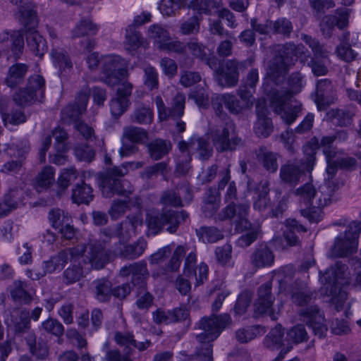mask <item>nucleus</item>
I'll use <instances>...</instances> for the list:
<instances>
[{"instance_id":"f257e3e1","label":"nucleus","mask_w":361,"mask_h":361,"mask_svg":"<svg viewBox=\"0 0 361 361\" xmlns=\"http://www.w3.org/2000/svg\"><path fill=\"white\" fill-rule=\"evenodd\" d=\"M232 323L229 314L224 313L215 317H203L198 322L203 333L197 336L200 346L196 348L195 357L197 361H213V350L211 342L214 341L221 331Z\"/></svg>"},{"instance_id":"f03ea898","label":"nucleus","mask_w":361,"mask_h":361,"mask_svg":"<svg viewBox=\"0 0 361 361\" xmlns=\"http://www.w3.org/2000/svg\"><path fill=\"white\" fill-rule=\"evenodd\" d=\"M250 205L248 203L234 204L233 202L224 207L215 216L216 221L232 220L238 230L247 231L237 240V245L240 247L250 246L255 242L259 234V227L252 226L248 221Z\"/></svg>"},{"instance_id":"7ed1b4c3","label":"nucleus","mask_w":361,"mask_h":361,"mask_svg":"<svg viewBox=\"0 0 361 361\" xmlns=\"http://www.w3.org/2000/svg\"><path fill=\"white\" fill-rule=\"evenodd\" d=\"M279 56L274 57L270 63L267 74L276 84L281 83L288 72V66L298 59H307L308 50L302 44L288 42L283 44L279 51Z\"/></svg>"},{"instance_id":"20e7f679","label":"nucleus","mask_w":361,"mask_h":361,"mask_svg":"<svg viewBox=\"0 0 361 361\" xmlns=\"http://www.w3.org/2000/svg\"><path fill=\"white\" fill-rule=\"evenodd\" d=\"M332 226L346 227L344 233H339L334 239L331 248V255L334 257H348L357 252L358 238L361 233V221L349 222L346 218L335 221Z\"/></svg>"},{"instance_id":"39448f33","label":"nucleus","mask_w":361,"mask_h":361,"mask_svg":"<svg viewBox=\"0 0 361 361\" xmlns=\"http://www.w3.org/2000/svg\"><path fill=\"white\" fill-rule=\"evenodd\" d=\"M288 89L276 90L271 97V106L275 113H299L302 111L291 98L293 94L299 93L304 86L303 76L298 72L293 73L289 77Z\"/></svg>"},{"instance_id":"423d86ee","label":"nucleus","mask_w":361,"mask_h":361,"mask_svg":"<svg viewBox=\"0 0 361 361\" xmlns=\"http://www.w3.org/2000/svg\"><path fill=\"white\" fill-rule=\"evenodd\" d=\"M188 218V214L182 210L176 212L172 209L163 211L161 214L148 213L146 218L149 233L152 235L159 233L164 226H167L166 230L171 233L176 231L182 221H185Z\"/></svg>"},{"instance_id":"0eeeda50","label":"nucleus","mask_w":361,"mask_h":361,"mask_svg":"<svg viewBox=\"0 0 361 361\" xmlns=\"http://www.w3.org/2000/svg\"><path fill=\"white\" fill-rule=\"evenodd\" d=\"M347 267L340 262L336 263L324 274L326 282L332 286L331 294L332 302L336 305L337 310L343 307V302L346 298V293L341 290V287L348 283V276L346 272Z\"/></svg>"},{"instance_id":"6e6552de","label":"nucleus","mask_w":361,"mask_h":361,"mask_svg":"<svg viewBox=\"0 0 361 361\" xmlns=\"http://www.w3.org/2000/svg\"><path fill=\"white\" fill-rule=\"evenodd\" d=\"M235 129L233 122H227L223 128L212 133L211 137L217 151H232L242 145V140L235 135Z\"/></svg>"},{"instance_id":"1a4fd4ad","label":"nucleus","mask_w":361,"mask_h":361,"mask_svg":"<svg viewBox=\"0 0 361 361\" xmlns=\"http://www.w3.org/2000/svg\"><path fill=\"white\" fill-rule=\"evenodd\" d=\"M245 68L244 62L236 59H228L215 71V80L221 87H235L239 80L240 71Z\"/></svg>"},{"instance_id":"9d476101","label":"nucleus","mask_w":361,"mask_h":361,"mask_svg":"<svg viewBox=\"0 0 361 361\" xmlns=\"http://www.w3.org/2000/svg\"><path fill=\"white\" fill-rule=\"evenodd\" d=\"M197 255L194 251L190 252L186 257L183 267V274L188 278H195V286L202 285L208 278L209 268L207 264L201 262L196 265Z\"/></svg>"},{"instance_id":"9b49d317","label":"nucleus","mask_w":361,"mask_h":361,"mask_svg":"<svg viewBox=\"0 0 361 361\" xmlns=\"http://www.w3.org/2000/svg\"><path fill=\"white\" fill-rule=\"evenodd\" d=\"M300 315L304 322L312 329L315 336L319 338L324 337L327 332V325L323 314L317 306H310L300 310Z\"/></svg>"},{"instance_id":"f8f14e48","label":"nucleus","mask_w":361,"mask_h":361,"mask_svg":"<svg viewBox=\"0 0 361 361\" xmlns=\"http://www.w3.org/2000/svg\"><path fill=\"white\" fill-rule=\"evenodd\" d=\"M336 99L331 81L328 79L319 80L317 82L314 101L319 111H326L327 106L334 103Z\"/></svg>"},{"instance_id":"ddd939ff","label":"nucleus","mask_w":361,"mask_h":361,"mask_svg":"<svg viewBox=\"0 0 361 361\" xmlns=\"http://www.w3.org/2000/svg\"><path fill=\"white\" fill-rule=\"evenodd\" d=\"M133 191V186L126 179L115 180L111 178H104L102 183V195L107 198L112 197L115 194L128 197Z\"/></svg>"},{"instance_id":"4468645a","label":"nucleus","mask_w":361,"mask_h":361,"mask_svg":"<svg viewBox=\"0 0 361 361\" xmlns=\"http://www.w3.org/2000/svg\"><path fill=\"white\" fill-rule=\"evenodd\" d=\"M337 188L334 180H326L315 190L312 206L317 208H324L333 202L336 201L335 190Z\"/></svg>"},{"instance_id":"2eb2a0df","label":"nucleus","mask_w":361,"mask_h":361,"mask_svg":"<svg viewBox=\"0 0 361 361\" xmlns=\"http://www.w3.org/2000/svg\"><path fill=\"white\" fill-rule=\"evenodd\" d=\"M178 146L182 152L197 150L200 159L202 160L207 159L212 154V149L209 143L202 137L192 136L188 142H180Z\"/></svg>"},{"instance_id":"dca6fc26","label":"nucleus","mask_w":361,"mask_h":361,"mask_svg":"<svg viewBox=\"0 0 361 361\" xmlns=\"http://www.w3.org/2000/svg\"><path fill=\"white\" fill-rule=\"evenodd\" d=\"M119 274L122 277L131 276L132 282L135 285L142 283L149 276L145 261H140L123 267L120 269Z\"/></svg>"},{"instance_id":"f3484780","label":"nucleus","mask_w":361,"mask_h":361,"mask_svg":"<svg viewBox=\"0 0 361 361\" xmlns=\"http://www.w3.org/2000/svg\"><path fill=\"white\" fill-rule=\"evenodd\" d=\"M85 259L95 269H102L109 261V256L107 252L101 245L90 244L87 245V254L85 255Z\"/></svg>"},{"instance_id":"a211bd4d","label":"nucleus","mask_w":361,"mask_h":361,"mask_svg":"<svg viewBox=\"0 0 361 361\" xmlns=\"http://www.w3.org/2000/svg\"><path fill=\"white\" fill-rule=\"evenodd\" d=\"M132 88V85L126 81L118 85L117 90L118 97L111 100V113H116V111L123 113L127 111L129 104L128 97L130 95Z\"/></svg>"},{"instance_id":"6ab92c4d","label":"nucleus","mask_w":361,"mask_h":361,"mask_svg":"<svg viewBox=\"0 0 361 361\" xmlns=\"http://www.w3.org/2000/svg\"><path fill=\"white\" fill-rule=\"evenodd\" d=\"M271 284L267 283L262 285L258 289V298L256 305L261 313H268L272 320H276V315L272 312L273 297L271 293Z\"/></svg>"},{"instance_id":"aec40b11","label":"nucleus","mask_w":361,"mask_h":361,"mask_svg":"<svg viewBox=\"0 0 361 361\" xmlns=\"http://www.w3.org/2000/svg\"><path fill=\"white\" fill-rule=\"evenodd\" d=\"M27 47L36 56L42 57L47 51L46 40L35 30L28 28L26 31Z\"/></svg>"},{"instance_id":"412c9836","label":"nucleus","mask_w":361,"mask_h":361,"mask_svg":"<svg viewBox=\"0 0 361 361\" xmlns=\"http://www.w3.org/2000/svg\"><path fill=\"white\" fill-rule=\"evenodd\" d=\"M27 283L20 280H16L8 288L12 300L20 304H29L33 298L27 290Z\"/></svg>"},{"instance_id":"4be33fe9","label":"nucleus","mask_w":361,"mask_h":361,"mask_svg":"<svg viewBox=\"0 0 361 361\" xmlns=\"http://www.w3.org/2000/svg\"><path fill=\"white\" fill-rule=\"evenodd\" d=\"M250 262L256 268L270 267L274 262V255L267 246L261 245L252 253Z\"/></svg>"},{"instance_id":"5701e85b","label":"nucleus","mask_w":361,"mask_h":361,"mask_svg":"<svg viewBox=\"0 0 361 361\" xmlns=\"http://www.w3.org/2000/svg\"><path fill=\"white\" fill-rule=\"evenodd\" d=\"M301 166H303L302 164ZM304 169V167L302 169H300V165L298 162L288 161L280 169V178L285 183L296 185Z\"/></svg>"},{"instance_id":"b1692460","label":"nucleus","mask_w":361,"mask_h":361,"mask_svg":"<svg viewBox=\"0 0 361 361\" xmlns=\"http://www.w3.org/2000/svg\"><path fill=\"white\" fill-rule=\"evenodd\" d=\"M147 243L143 238H140L132 244L123 245L119 255L125 259L133 260L141 256L147 248Z\"/></svg>"},{"instance_id":"393cba45","label":"nucleus","mask_w":361,"mask_h":361,"mask_svg":"<svg viewBox=\"0 0 361 361\" xmlns=\"http://www.w3.org/2000/svg\"><path fill=\"white\" fill-rule=\"evenodd\" d=\"M269 180H262L260 183L259 188L256 192V197H254L253 207L255 210L263 212L270 206Z\"/></svg>"},{"instance_id":"a878e982","label":"nucleus","mask_w":361,"mask_h":361,"mask_svg":"<svg viewBox=\"0 0 361 361\" xmlns=\"http://www.w3.org/2000/svg\"><path fill=\"white\" fill-rule=\"evenodd\" d=\"M27 69L28 67L25 63H16L11 66L5 79L7 86L14 87L20 84L25 77Z\"/></svg>"},{"instance_id":"bb28decb","label":"nucleus","mask_w":361,"mask_h":361,"mask_svg":"<svg viewBox=\"0 0 361 361\" xmlns=\"http://www.w3.org/2000/svg\"><path fill=\"white\" fill-rule=\"evenodd\" d=\"M55 169L51 166L42 169L35 178V188L38 191L47 190L55 181Z\"/></svg>"},{"instance_id":"cd10ccee","label":"nucleus","mask_w":361,"mask_h":361,"mask_svg":"<svg viewBox=\"0 0 361 361\" xmlns=\"http://www.w3.org/2000/svg\"><path fill=\"white\" fill-rule=\"evenodd\" d=\"M17 18L25 27H34L38 22L37 12L30 4H26L19 7Z\"/></svg>"},{"instance_id":"c85d7f7f","label":"nucleus","mask_w":361,"mask_h":361,"mask_svg":"<svg viewBox=\"0 0 361 361\" xmlns=\"http://www.w3.org/2000/svg\"><path fill=\"white\" fill-rule=\"evenodd\" d=\"M257 159L263 167L270 173H275L278 168V154L261 147L257 152Z\"/></svg>"},{"instance_id":"c756f323","label":"nucleus","mask_w":361,"mask_h":361,"mask_svg":"<svg viewBox=\"0 0 361 361\" xmlns=\"http://www.w3.org/2000/svg\"><path fill=\"white\" fill-rule=\"evenodd\" d=\"M66 264V253L61 251L57 255L52 256L49 260L44 261L42 264V269L44 270L47 275L56 271H60Z\"/></svg>"},{"instance_id":"7c9ffc66","label":"nucleus","mask_w":361,"mask_h":361,"mask_svg":"<svg viewBox=\"0 0 361 361\" xmlns=\"http://www.w3.org/2000/svg\"><path fill=\"white\" fill-rule=\"evenodd\" d=\"M92 288L96 298L100 302L109 300L112 295L111 283L104 279L94 281Z\"/></svg>"},{"instance_id":"2f4dec72","label":"nucleus","mask_w":361,"mask_h":361,"mask_svg":"<svg viewBox=\"0 0 361 361\" xmlns=\"http://www.w3.org/2000/svg\"><path fill=\"white\" fill-rule=\"evenodd\" d=\"M319 147V141L315 137L312 138L303 147V152L306 156V159L305 161L302 164V165L308 172H311L314 168L315 164V154Z\"/></svg>"},{"instance_id":"473e14b6","label":"nucleus","mask_w":361,"mask_h":361,"mask_svg":"<svg viewBox=\"0 0 361 361\" xmlns=\"http://www.w3.org/2000/svg\"><path fill=\"white\" fill-rule=\"evenodd\" d=\"M221 102L226 103V109L231 113H240L244 111L241 106L240 101L231 94H217L214 96V105L218 108Z\"/></svg>"},{"instance_id":"72a5a7b5","label":"nucleus","mask_w":361,"mask_h":361,"mask_svg":"<svg viewBox=\"0 0 361 361\" xmlns=\"http://www.w3.org/2000/svg\"><path fill=\"white\" fill-rule=\"evenodd\" d=\"M149 156L154 160H159L167 154L171 149L170 142L161 139H156L147 145Z\"/></svg>"},{"instance_id":"f704fd0d","label":"nucleus","mask_w":361,"mask_h":361,"mask_svg":"<svg viewBox=\"0 0 361 361\" xmlns=\"http://www.w3.org/2000/svg\"><path fill=\"white\" fill-rule=\"evenodd\" d=\"M202 207V211L206 217H212L219 208L220 199L216 190H209Z\"/></svg>"},{"instance_id":"c9c22d12","label":"nucleus","mask_w":361,"mask_h":361,"mask_svg":"<svg viewBox=\"0 0 361 361\" xmlns=\"http://www.w3.org/2000/svg\"><path fill=\"white\" fill-rule=\"evenodd\" d=\"M72 199L78 204H89L93 200L92 188L84 182L77 184L73 190Z\"/></svg>"},{"instance_id":"e433bc0d","label":"nucleus","mask_w":361,"mask_h":361,"mask_svg":"<svg viewBox=\"0 0 361 361\" xmlns=\"http://www.w3.org/2000/svg\"><path fill=\"white\" fill-rule=\"evenodd\" d=\"M42 334H48L61 338L64 334L63 325L56 319L49 317L41 323L39 327Z\"/></svg>"},{"instance_id":"4c0bfd02","label":"nucleus","mask_w":361,"mask_h":361,"mask_svg":"<svg viewBox=\"0 0 361 361\" xmlns=\"http://www.w3.org/2000/svg\"><path fill=\"white\" fill-rule=\"evenodd\" d=\"M273 124L271 118L267 114H257V121L254 125V132L259 137H267L273 131Z\"/></svg>"},{"instance_id":"58836bf2","label":"nucleus","mask_w":361,"mask_h":361,"mask_svg":"<svg viewBox=\"0 0 361 361\" xmlns=\"http://www.w3.org/2000/svg\"><path fill=\"white\" fill-rule=\"evenodd\" d=\"M283 331L281 325L272 329L264 339V345L267 348L274 350L279 349L283 343Z\"/></svg>"},{"instance_id":"ea45409f","label":"nucleus","mask_w":361,"mask_h":361,"mask_svg":"<svg viewBox=\"0 0 361 361\" xmlns=\"http://www.w3.org/2000/svg\"><path fill=\"white\" fill-rule=\"evenodd\" d=\"M25 88L30 91L38 101L44 98L45 90V81L42 76L34 75L29 78Z\"/></svg>"},{"instance_id":"a19ab883","label":"nucleus","mask_w":361,"mask_h":361,"mask_svg":"<svg viewBox=\"0 0 361 361\" xmlns=\"http://www.w3.org/2000/svg\"><path fill=\"white\" fill-rule=\"evenodd\" d=\"M148 36L154 40L159 50L161 49V44H165L168 39H171L169 31L159 24H154L149 27Z\"/></svg>"},{"instance_id":"79ce46f5","label":"nucleus","mask_w":361,"mask_h":361,"mask_svg":"<svg viewBox=\"0 0 361 361\" xmlns=\"http://www.w3.org/2000/svg\"><path fill=\"white\" fill-rule=\"evenodd\" d=\"M301 39L311 49L314 59H327L329 51L318 39L306 34L301 35Z\"/></svg>"},{"instance_id":"37998d69","label":"nucleus","mask_w":361,"mask_h":361,"mask_svg":"<svg viewBox=\"0 0 361 361\" xmlns=\"http://www.w3.org/2000/svg\"><path fill=\"white\" fill-rule=\"evenodd\" d=\"M26 342L29 346L30 352L38 360H44L49 355L48 346L45 343H36V336L34 334H29L26 337Z\"/></svg>"},{"instance_id":"c03bdc74","label":"nucleus","mask_w":361,"mask_h":361,"mask_svg":"<svg viewBox=\"0 0 361 361\" xmlns=\"http://www.w3.org/2000/svg\"><path fill=\"white\" fill-rule=\"evenodd\" d=\"M105 73H118L121 75L125 73L126 63L119 56H106L103 59Z\"/></svg>"},{"instance_id":"a18cd8bd","label":"nucleus","mask_w":361,"mask_h":361,"mask_svg":"<svg viewBox=\"0 0 361 361\" xmlns=\"http://www.w3.org/2000/svg\"><path fill=\"white\" fill-rule=\"evenodd\" d=\"M84 276L85 273L80 263L71 262L63 273V281L66 285H71L79 281Z\"/></svg>"},{"instance_id":"49530a36","label":"nucleus","mask_w":361,"mask_h":361,"mask_svg":"<svg viewBox=\"0 0 361 361\" xmlns=\"http://www.w3.org/2000/svg\"><path fill=\"white\" fill-rule=\"evenodd\" d=\"M99 27L89 19L82 20L72 30L73 38L95 35Z\"/></svg>"},{"instance_id":"de8ad7c7","label":"nucleus","mask_w":361,"mask_h":361,"mask_svg":"<svg viewBox=\"0 0 361 361\" xmlns=\"http://www.w3.org/2000/svg\"><path fill=\"white\" fill-rule=\"evenodd\" d=\"M360 48V46L355 44L343 42L337 46L336 52L341 59L346 62H350L355 59Z\"/></svg>"},{"instance_id":"09e8293b","label":"nucleus","mask_w":361,"mask_h":361,"mask_svg":"<svg viewBox=\"0 0 361 361\" xmlns=\"http://www.w3.org/2000/svg\"><path fill=\"white\" fill-rule=\"evenodd\" d=\"M196 234L203 242L212 243L224 238L222 232L213 226H201L199 229H196Z\"/></svg>"},{"instance_id":"8fccbe9b","label":"nucleus","mask_w":361,"mask_h":361,"mask_svg":"<svg viewBox=\"0 0 361 361\" xmlns=\"http://www.w3.org/2000/svg\"><path fill=\"white\" fill-rule=\"evenodd\" d=\"M48 219L51 226L57 229L61 228L63 224L68 223L71 219V216L68 212H65L63 210L59 208H54L49 212Z\"/></svg>"},{"instance_id":"3c124183","label":"nucleus","mask_w":361,"mask_h":361,"mask_svg":"<svg viewBox=\"0 0 361 361\" xmlns=\"http://www.w3.org/2000/svg\"><path fill=\"white\" fill-rule=\"evenodd\" d=\"M90 91H81L75 97L74 102L67 106V111L70 113H83L87 110V105Z\"/></svg>"},{"instance_id":"603ef678","label":"nucleus","mask_w":361,"mask_h":361,"mask_svg":"<svg viewBox=\"0 0 361 361\" xmlns=\"http://www.w3.org/2000/svg\"><path fill=\"white\" fill-rule=\"evenodd\" d=\"M147 132L143 128L128 126L124 128L123 137L133 143H142L147 138Z\"/></svg>"},{"instance_id":"864d4df0","label":"nucleus","mask_w":361,"mask_h":361,"mask_svg":"<svg viewBox=\"0 0 361 361\" xmlns=\"http://www.w3.org/2000/svg\"><path fill=\"white\" fill-rule=\"evenodd\" d=\"M15 314L18 317L15 319H12L11 322L16 332L22 333L30 328V312L24 309L20 311L16 310Z\"/></svg>"},{"instance_id":"5fc2aeb1","label":"nucleus","mask_w":361,"mask_h":361,"mask_svg":"<svg viewBox=\"0 0 361 361\" xmlns=\"http://www.w3.org/2000/svg\"><path fill=\"white\" fill-rule=\"evenodd\" d=\"M185 4L186 0H161L159 8L164 16H171Z\"/></svg>"},{"instance_id":"6e6d98bb","label":"nucleus","mask_w":361,"mask_h":361,"mask_svg":"<svg viewBox=\"0 0 361 361\" xmlns=\"http://www.w3.org/2000/svg\"><path fill=\"white\" fill-rule=\"evenodd\" d=\"M142 43V37L139 31L136 30L133 25L126 28L125 45L128 50L137 49Z\"/></svg>"},{"instance_id":"4d7b16f0","label":"nucleus","mask_w":361,"mask_h":361,"mask_svg":"<svg viewBox=\"0 0 361 361\" xmlns=\"http://www.w3.org/2000/svg\"><path fill=\"white\" fill-rule=\"evenodd\" d=\"M252 299V293L250 291L245 290L242 292L235 302L233 307L235 316L240 317L245 314L247 307L250 305Z\"/></svg>"},{"instance_id":"13d9d810","label":"nucleus","mask_w":361,"mask_h":361,"mask_svg":"<svg viewBox=\"0 0 361 361\" xmlns=\"http://www.w3.org/2000/svg\"><path fill=\"white\" fill-rule=\"evenodd\" d=\"M14 103L20 107H25L32 105L38 101L26 88H21L13 95Z\"/></svg>"},{"instance_id":"bf43d9fd","label":"nucleus","mask_w":361,"mask_h":361,"mask_svg":"<svg viewBox=\"0 0 361 361\" xmlns=\"http://www.w3.org/2000/svg\"><path fill=\"white\" fill-rule=\"evenodd\" d=\"M287 342L288 345L290 346V343H299L307 340V333L305 328L302 324H298L291 328L287 333Z\"/></svg>"},{"instance_id":"052dcab7","label":"nucleus","mask_w":361,"mask_h":361,"mask_svg":"<svg viewBox=\"0 0 361 361\" xmlns=\"http://www.w3.org/2000/svg\"><path fill=\"white\" fill-rule=\"evenodd\" d=\"M159 202L166 207H180L183 206L181 197L176 190H167L163 192Z\"/></svg>"},{"instance_id":"680f3d73","label":"nucleus","mask_w":361,"mask_h":361,"mask_svg":"<svg viewBox=\"0 0 361 361\" xmlns=\"http://www.w3.org/2000/svg\"><path fill=\"white\" fill-rule=\"evenodd\" d=\"M315 194V188L310 183H306L298 188L295 195L298 197V200L305 204H311L314 202V196Z\"/></svg>"},{"instance_id":"e2e57ef3","label":"nucleus","mask_w":361,"mask_h":361,"mask_svg":"<svg viewBox=\"0 0 361 361\" xmlns=\"http://www.w3.org/2000/svg\"><path fill=\"white\" fill-rule=\"evenodd\" d=\"M260 334V328L258 326H247L240 329L235 332L236 339L242 343H247L257 337Z\"/></svg>"},{"instance_id":"0e129e2a","label":"nucleus","mask_w":361,"mask_h":361,"mask_svg":"<svg viewBox=\"0 0 361 361\" xmlns=\"http://www.w3.org/2000/svg\"><path fill=\"white\" fill-rule=\"evenodd\" d=\"M78 176V173L73 167L63 169L57 180L59 187L61 190H65L71 183L76 180Z\"/></svg>"},{"instance_id":"69168bd1","label":"nucleus","mask_w":361,"mask_h":361,"mask_svg":"<svg viewBox=\"0 0 361 361\" xmlns=\"http://www.w3.org/2000/svg\"><path fill=\"white\" fill-rule=\"evenodd\" d=\"M51 56L54 62L57 64L59 68H71L72 63L67 53L62 49L53 48L51 51Z\"/></svg>"},{"instance_id":"338daca9","label":"nucleus","mask_w":361,"mask_h":361,"mask_svg":"<svg viewBox=\"0 0 361 361\" xmlns=\"http://www.w3.org/2000/svg\"><path fill=\"white\" fill-rule=\"evenodd\" d=\"M293 29L291 22L286 18H280L276 21L272 22V32L274 34H280L285 37H289L293 32Z\"/></svg>"},{"instance_id":"774afa93","label":"nucleus","mask_w":361,"mask_h":361,"mask_svg":"<svg viewBox=\"0 0 361 361\" xmlns=\"http://www.w3.org/2000/svg\"><path fill=\"white\" fill-rule=\"evenodd\" d=\"M292 301L295 305L302 306L311 302L313 299L312 293L305 287L293 290L291 294Z\"/></svg>"}]
</instances>
